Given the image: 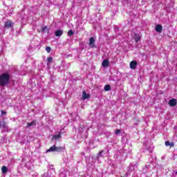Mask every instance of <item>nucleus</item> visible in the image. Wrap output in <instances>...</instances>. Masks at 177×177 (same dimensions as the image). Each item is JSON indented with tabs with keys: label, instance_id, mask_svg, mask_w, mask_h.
Listing matches in <instances>:
<instances>
[{
	"label": "nucleus",
	"instance_id": "1",
	"mask_svg": "<svg viewBox=\"0 0 177 177\" xmlns=\"http://www.w3.org/2000/svg\"><path fill=\"white\" fill-rule=\"evenodd\" d=\"M9 81H10V74L8 73H4L0 75L1 86H5V85H8V84H9Z\"/></svg>",
	"mask_w": 177,
	"mask_h": 177
},
{
	"label": "nucleus",
	"instance_id": "2",
	"mask_svg": "<svg viewBox=\"0 0 177 177\" xmlns=\"http://www.w3.org/2000/svg\"><path fill=\"white\" fill-rule=\"evenodd\" d=\"M62 147H56V145H53L49 149L47 150V152L49 153L50 151H60Z\"/></svg>",
	"mask_w": 177,
	"mask_h": 177
},
{
	"label": "nucleus",
	"instance_id": "3",
	"mask_svg": "<svg viewBox=\"0 0 177 177\" xmlns=\"http://www.w3.org/2000/svg\"><path fill=\"white\" fill-rule=\"evenodd\" d=\"M95 38L91 37L89 39L88 45H89L90 48H95Z\"/></svg>",
	"mask_w": 177,
	"mask_h": 177
},
{
	"label": "nucleus",
	"instance_id": "4",
	"mask_svg": "<svg viewBox=\"0 0 177 177\" xmlns=\"http://www.w3.org/2000/svg\"><path fill=\"white\" fill-rule=\"evenodd\" d=\"M136 66H138V62L136 61H131L130 62V68H131V70H135Z\"/></svg>",
	"mask_w": 177,
	"mask_h": 177
},
{
	"label": "nucleus",
	"instance_id": "5",
	"mask_svg": "<svg viewBox=\"0 0 177 177\" xmlns=\"http://www.w3.org/2000/svg\"><path fill=\"white\" fill-rule=\"evenodd\" d=\"M176 99H171L169 100V106H171V107H175V106H176Z\"/></svg>",
	"mask_w": 177,
	"mask_h": 177
},
{
	"label": "nucleus",
	"instance_id": "6",
	"mask_svg": "<svg viewBox=\"0 0 177 177\" xmlns=\"http://www.w3.org/2000/svg\"><path fill=\"white\" fill-rule=\"evenodd\" d=\"M110 64V61L109 59H104L102 63V67H109V64Z\"/></svg>",
	"mask_w": 177,
	"mask_h": 177
},
{
	"label": "nucleus",
	"instance_id": "7",
	"mask_svg": "<svg viewBox=\"0 0 177 177\" xmlns=\"http://www.w3.org/2000/svg\"><path fill=\"white\" fill-rule=\"evenodd\" d=\"M13 26V24L10 21H6L5 23V27L6 28H10Z\"/></svg>",
	"mask_w": 177,
	"mask_h": 177
},
{
	"label": "nucleus",
	"instance_id": "8",
	"mask_svg": "<svg viewBox=\"0 0 177 177\" xmlns=\"http://www.w3.org/2000/svg\"><path fill=\"white\" fill-rule=\"evenodd\" d=\"M155 30H156V32H162V26L161 25H157L156 26Z\"/></svg>",
	"mask_w": 177,
	"mask_h": 177
},
{
	"label": "nucleus",
	"instance_id": "9",
	"mask_svg": "<svg viewBox=\"0 0 177 177\" xmlns=\"http://www.w3.org/2000/svg\"><path fill=\"white\" fill-rule=\"evenodd\" d=\"M82 98H83V100H85L86 99H89V94H87L86 91H83Z\"/></svg>",
	"mask_w": 177,
	"mask_h": 177
},
{
	"label": "nucleus",
	"instance_id": "10",
	"mask_svg": "<svg viewBox=\"0 0 177 177\" xmlns=\"http://www.w3.org/2000/svg\"><path fill=\"white\" fill-rule=\"evenodd\" d=\"M62 35H63V30H56L55 31V37H62Z\"/></svg>",
	"mask_w": 177,
	"mask_h": 177
},
{
	"label": "nucleus",
	"instance_id": "11",
	"mask_svg": "<svg viewBox=\"0 0 177 177\" xmlns=\"http://www.w3.org/2000/svg\"><path fill=\"white\" fill-rule=\"evenodd\" d=\"M165 146H169L170 147H174V146H175V143L174 142H170L169 141H166Z\"/></svg>",
	"mask_w": 177,
	"mask_h": 177
},
{
	"label": "nucleus",
	"instance_id": "12",
	"mask_svg": "<svg viewBox=\"0 0 177 177\" xmlns=\"http://www.w3.org/2000/svg\"><path fill=\"white\" fill-rule=\"evenodd\" d=\"M133 39H135L136 42H139V41H140V36H139V35L135 34Z\"/></svg>",
	"mask_w": 177,
	"mask_h": 177
},
{
	"label": "nucleus",
	"instance_id": "13",
	"mask_svg": "<svg viewBox=\"0 0 177 177\" xmlns=\"http://www.w3.org/2000/svg\"><path fill=\"white\" fill-rule=\"evenodd\" d=\"M3 174H6L8 172V167L6 166H3L1 168Z\"/></svg>",
	"mask_w": 177,
	"mask_h": 177
},
{
	"label": "nucleus",
	"instance_id": "14",
	"mask_svg": "<svg viewBox=\"0 0 177 177\" xmlns=\"http://www.w3.org/2000/svg\"><path fill=\"white\" fill-rule=\"evenodd\" d=\"M60 138H62V136L60 134L55 135L53 136V139H54L55 140L60 139Z\"/></svg>",
	"mask_w": 177,
	"mask_h": 177
},
{
	"label": "nucleus",
	"instance_id": "15",
	"mask_svg": "<svg viewBox=\"0 0 177 177\" xmlns=\"http://www.w3.org/2000/svg\"><path fill=\"white\" fill-rule=\"evenodd\" d=\"M104 89V91H110V89H111V87L109 84L105 85Z\"/></svg>",
	"mask_w": 177,
	"mask_h": 177
},
{
	"label": "nucleus",
	"instance_id": "16",
	"mask_svg": "<svg viewBox=\"0 0 177 177\" xmlns=\"http://www.w3.org/2000/svg\"><path fill=\"white\" fill-rule=\"evenodd\" d=\"M52 62H53V58L52 57H49L48 58V63H47V64H50V63H52Z\"/></svg>",
	"mask_w": 177,
	"mask_h": 177
},
{
	"label": "nucleus",
	"instance_id": "17",
	"mask_svg": "<svg viewBox=\"0 0 177 177\" xmlns=\"http://www.w3.org/2000/svg\"><path fill=\"white\" fill-rule=\"evenodd\" d=\"M35 121H32L30 123V122H28L27 123V125L28 127H32V125H35Z\"/></svg>",
	"mask_w": 177,
	"mask_h": 177
},
{
	"label": "nucleus",
	"instance_id": "18",
	"mask_svg": "<svg viewBox=\"0 0 177 177\" xmlns=\"http://www.w3.org/2000/svg\"><path fill=\"white\" fill-rule=\"evenodd\" d=\"M46 50L48 53H50V51L52 50V49L50 48V47H46Z\"/></svg>",
	"mask_w": 177,
	"mask_h": 177
},
{
	"label": "nucleus",
	"instance_id": "19",
	"mask_svg": "<svg viewBox=\"0 0 177 177\" xmlns=\"http://www.w3.org/2000/svg\"><path fill=\"white\" fill-rule=\"evenodd\" d=\"M68 35H74V32L73 31V30H70L68 32Z\"/></svg>",
	"mask_w": 177,
	"mask_h": 177
},
{
	"label": "nucleus",
	"instance_id": "20",
	"mask_svg": "<svg viewBox=\"0 0 177 177\" xmlns=\"http://www.w3.org/2000/svg\"><path fill=\"white\" fill-rule=\"evenodd\" d=\"M115 135H119V133H121V129H117L115 132Z\"/></svg>",
	"mask_w": 177,
	"mask_h": 177
},
{
	"label": "nucleus",
	"instance_id": "21",
	"mask_svg": "<svg viewBox=\"0 0 177 177\" xmlns=\"http://www.w3.org/2000/svg\"><path fill=\"white\" fill-rule=\"evenodd\" d=\"M1 115H6V111H3V110H1Z\"/></svg>",
	"mask_w": 177,
	"mask_h": 177
},
{
	"label": "nucleus",
	"instance_id": "22",
	"mask_svg": "<svg viewBox=\"0 0 177 177\" xmlns=\"http://www.w3.org/2000/svg\"><path fill=\"white\" fill-rule=\"evenodd\" d=\"M46 28H48V27L44 26L42 28V32H44L45 31V30H46Z\"/></svg>",
	"mask_w": 177,
	"mask_h": 177
},
{
	"label": "nucleus",
	"instance_id": "23",
	"mask_svg": "<svg viewBox=\"0 0 177 177\" xmlns=\"http://www.w3.org/2000/svg\"><path fill=\"white\" fill-rule=\"evenodd\" d=\"M102 153H103V151H101L100 152V154H102Z\"/></svg>",
	"mask_w": 177,
	"mask_h": 177
},
{
	"label": "nucleus",
	"instance_id": "24",
	"mask_svg": "<svg viewBox=\"0 0 177 177\" xmlns=\"http://www.w3.org/2000/svg\"><path fill=\"white\" fill-rule=\"evenodd\" d=\"M0 128H1V123H0Z\"/></svg>",
	"mask_w": 177,
	"mask_h": 177
}]
</instances>
